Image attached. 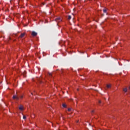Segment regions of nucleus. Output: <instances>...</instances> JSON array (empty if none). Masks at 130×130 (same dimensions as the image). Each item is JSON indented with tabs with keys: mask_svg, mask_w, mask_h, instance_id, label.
<instances>
[{
	"mask_svg": "<svg viewBox=\"0 0 130 130\" xmlns=\"http://www.w3.org/2000/svg\"><path fill=\"white\" fill-rule=\"evenodd\" d=\"M39 82L40 83H42V81H41V80H40V79H39Z\"/></svg>",
	"mask_w": 130,
	"mask_h": 130,
	"instance_id": "13",
	"label": "nucleus"
},
{
	"mask_svg": "<svg viewBox=\"0 0 130 130\" xmlns=\"http://www.w3.org/2000/svg\"><path fill=\"white\" fill-rule=\"evenodd\" d=\"M103 12L104 13H106L107 12V10H106V9H104Z\"/></svg>",
	"mask_w": 130,
	"mask_h": 130,
	"instance_id": "11",
	"label": "nucleus"
},
{
	"mask_svg": "<svg viewBox=\"0 0 130 130\" xmlns=\"http://www.w3.org/2000/svg\"><path fill=\"white\" fill-rule=\"evenodd\" d=\"M24 36H25V33H22V34H21L19 38H23V37H24Z\"/></svg>",
	"mask_w": 130,
	"mask_h": 130,
	"instance_id": "5",
	"label": "nucleus"
},
{
	"mask_svg": "<svg viewBox=\"0 0 130 130\" xmlns=\"http://www.w3.org/2000/svg\"><path fill=\"white\" fill-rule=\"evenodd\" d=\"M71 19H72V16L69 15V16H68V20H71Z\"/></svg>",
	"mask_w": 130,
	"mask_h": 130,
	"instance_id": "8",
	"label": "nucleus"
},
{
	"mask_svg": "<svg viewBox=\"0 0 130 130\" xmlns=\"http://www.w3.org/2000/svg\"><path fill=\"white\" fill-rule=\"evenodd\" d=\"M123 91L124 92H125V93H126V92H127V88H124Z\"/></svg>",
	"mask_w": 130,
	"mask_h": 130,
	"instance_id": "7",
	"label": "nucleus"
},
{
	"mask_svg": "<svg viewBox=\"0 0 130 130\" xmlns=\"http://www.w3.org/2000/svg\"><path fill=\"white\" fill-rule=\"evenodd\" d=\"M71 110H72V109H71V108H69V109H68V111H71Z\"/></svg>",
	"mask_w": 130,
	"mask_h": 130,
	"instance_id": "14",
	"label": "nucleus"
},
{
	"mask_svg": "<svg viewBox=\"0 0 130 130\" xmlns=\"http://www.w3.org/2000/svg\"><path fill=\"white\" fill-rule=\"evenodd\" d=\"M26 116H25V115H23V119H26Z\"/></svg>",
	"mask_w": 130,
	"mask_h": 130,
	"instance_id": "12",
	"label": "nucleus"
},
{
	"mask_svg": "<svg viewBox=\"0 0 130 130\" xmlns=\"http://www.w3.org/2000/svg\"><path fill=\"white\" fill-rule=\"evenodd\" d=\"M55 20L56 22H61V19L59 17L56 18Z\"/></svg>",
	"mask_w": 130,
	"mask_h": 130,
	"instance_id": "3",
	"label": "nucleus"
},
{
	"mask_svg": "<svg viewBox=\"0 0 130 130\" xmlns=\"http://www.w3.org/2000/svg\"><path fill=\"white\" fill-rule=\"evenodd\" d=\"M37 32H35V31H32L31 32L32 36H34V37H35V36H37Z\"/></svg>",
	"mask_w": 130,
	"mask_h": 130,
	"instance_id": "2",
	"label": "nucleus"
},
{
	"mask_svg": "<svg viewBox=\"0 0 130 130\" xmlns=\"http://www.w3.org/2000/svg\"><path fill=\"white\" fill-rule=\"evenodd\" d=\"M23 109H24V108L23 107V106H22V105H20V107H19V110L22 111L23 110Z\"/></svg>",
	"mask_w": 130,
	"mask_h": 130,
	"instance_id": "6",
	"label": "nucleus"
},
{
	"mask_svg": "<svg viewBox=\"0 0 130 130\" xmlns=\"http://www.w3.org/2000/svg\"><path fill=\"white\" fill-rule=\"evenodd\" d=\"M93 112H94V111H92V113H93Z\"/></svg>",
	"mask_w": 130,
	"mask_h": 130,
	"instance_id": "16",
	"label": "nucleus"
},
{
	"mask_svg": "<svg viewBox=\"0 0 130 130\" xmlns=\"http://www.w3.org/2000/svg\"><path fill=\"white\" fill-rule=\"evenodd\" d=\"M13 99H16V100H19V99H22L23 98V95H20L19 96L18 95L15 94L13 96Z\"/></svg>",
	"mask_w": 130,
	"mask_h": 130,
	"instance_id": "1",
	"label": "nucleus"
},
{
	"mask_svg": "<svg viewBox=\"0 0 130 130\" xmlns=\"http://www.w3.org/2000/svg\"><path fill=\"white\" fill-rule=\"evenodd\" d=\"M62 107H64V108H66V107H67V105L64 104H62Z\"/></svg>",
	"mask_w": 130,
	"mask_h": 130,
	"instance_id": "9",
	"label": "nucleus"
},
{
	"mask_svg": "<svg viewBox=\"0 0 130 130\" xmlns=\"http://www.w3.org/2000/svg\"><path fill=\"white\" fill-rule=\"evenodd\" d=\"M99 104H101V101H99Z\"/></svg>",
	"mask_w": 130,
	"mask_h": 130,
	"instance_id": "15",
	"label": "nucleus"
},
{
	"mask_svg": "<svg viewBox=\"0 0 130 130\" xmlns=\"http://www.w3.org/2000/svg\"><path fill=\"white\" fill-rule=\"evenodd\" d=\"M31 95H33V93H31Z\"/></svg>",
	"mask_w": 130,
	"mask_h": 130,
	"instance_id": "17",
	"label": "nucleus"
},
{
	"mask_svg": "<svg viewBox=\"0 0 130 130\" xmlns=\"http://www.w3.org/2000/svg\"><path fill=\"white\" fill-rule=\"evenodd\" d=\"M111 85L110 84H107V87L105 88V90H107V89H109V88H111Z\"/></svg>",
	"mask_w": 130,
	"mask_h": 130,
	"instance_id": "4",
	"label": "nucleus"
},
{
	"mask_svg": "<svg viewBox=\"0 0 130 130\" xmlns=\"http://www.w3.org/2000/svg\"><path fill=\"white\" fill-rule=\"evenodd\" d=\"M48 74H49V77L52 76V74L51 73H48Z\"/></svg>",
	"mask_w": 130,
	"mask_h": 130,
	"instance_id": "10",
	"label": "nucleus"
}]
</instances>
